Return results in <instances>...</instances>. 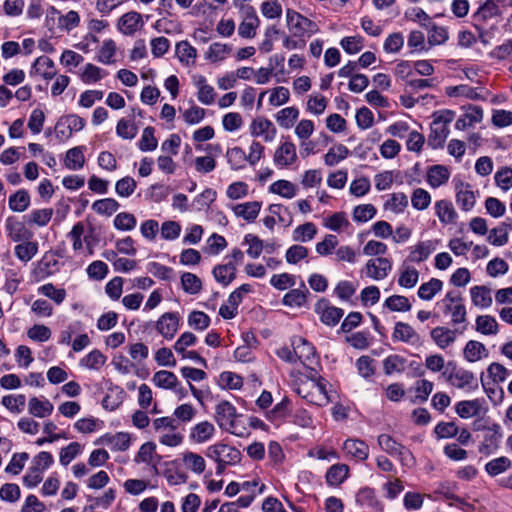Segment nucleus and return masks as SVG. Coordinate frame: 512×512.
I'll use <instances>...</instances> for the list:
<instances>
[{
  "instance_id": "nucleus-30",
  "label": "nucleus",
  "mask_w": 512,
  "mask_h": 512,
  "mask_svg": "<svg viewBox=\"0 0 512 512\" xmlns=\"http://www.w3.org/2000/svg\"><path fill=\"white\" fill-rule=\"evenodd\" d=\"M449 135V128L440 122L431 123V132L428 136V145L433 149L443 147Z\"/></svg>"
},
{
  "instance_id": "nucleus-48",
  "label": "nucleus",
  "mask_w": 512,
  "mask_h": 512,
  "mask_svg": "<svg viewBox=\"0 0 512 512\" xmlns=\"http://www.w3.org/2000/svg\"><path fill=\"white\" fill-rule=\"evenodd\" d=\"M433 250L434 246L431 241L420 242L411 251L408 261L421 263L430 256Z\"/></svg>"
},
{
  "instance_id": "nucleus-55",
  "label": "nucleus",
  "mask_w": 512,
  "mask_h": 512,
  "mask_svg": "<svg viewBox=\"0 0 512 512\" xmlns=\"http://www.w3.org/2000/svg\"><path fill=\"white\" fill-rule=\"evenodd\" d=\"M181 285L183 290L191 295L198 294L202 289L200 278L190 272H185L181 276Z\"/></svg>"
},
{
  "instance_id": "nucleus-9",
  "label": "nucleus",
  "mask_w": 512,
  "mask_h": 512,
  "mask_svg": "<svg viewBox=\"0 0 512 512\" xmlns=\"http://www.w3.org/2000/svg\"><path fill=\"white\" fill-rule=\"evenodd\" d=\"M292 347L295 350L296 358L303 365L308 366L316 361L315 347L301 336L292 338Z\"/></svg>"
},
{
  "instance_id": "nucleus-61",
  "label": "nucleus",
  "mask_w": 512,
  "mask_h": 512,
  "mask_svg": "<svg viewBox=\"0 0 512 512\" xmlns=\"http://www.w3.org/2000/svg\"><path fill=\"white\" fill-rule=\"evenodd\" d=\"M226 157L228 159L231 168L234 170H238L244 167L247 162V157L245 151L240 147H233L228 149L226 152Z\"/></svg>"
},
{
  "instance_id": "nucleus-38",
  "label": "nucleus",
  "mask_w": 512,
  "mask_h": 512,
  "mask_svg": "<svg viewBox=\"0 0 512 512\" xmlns=\"http://www.w3.org/2000/svg\"><path fill=\"white\" fill-rule=\"evenodd\" d=\"M471 300L475 306L487 308L492 305L491 290L486 286H474L470 289Z\"/></svg>"
},
{
  "instance_id": "nucleus-12",
  "label": "nucleus",
  "mask_w": 512,
  "mask_h": 512,
  "mask_svg": "<svg viewBox=\"0 0 512 512\" xmlns=\"http://www.w3.org/2000/svg\"><path fill=\"white\" fill-rule=\"evenodd\" d=\"M276 128L265 117H256L250 124V133L254 137H263L264 141L271 142L276 136Z\"/></svg>"
},
{
  "instance_id": "nucleus-10",
  "label": "nucleus",
  "mask_w": 512,
  "mask_h": 512,
  "mask_svg": "<svg viewBox=\"0 0 512 512\" xmlns=\"http://www.w3.org/2000/svg\"><path fill=\"white\" fill-rule=\"evenodd\" d=\"M392 270V263L388 258L378 257L370 259L365 265L367 277L374 280H382L388 276Z\"/></svg>"
},
{
  "instance_id": "nucleus-63",
  "label": "nucleus",
  "mask_w": 512,
  "mask_h": 512,
  "mask_svg": "<svg viewBox=\"0 0 512 512\" xmlns=\"http://www.w3.org/2000/svg\"><path fill=\"white\" fill-rule=\"evenodd\" d=\"M511 466V461L507 457H499L489 461L485 465V470L490 476H497L505 472Z\"/></svg>"
},
{
  "instance_id": "nucleus-62",
  "label": "nucleus",
  "mask_w": 512,
  "mask_h": 512,
  "mask_svg": "<svg viewBox=\"0 0 512 512\" xmlns=\"http://www.w3.org/2000/svg\"><path fill=\"white\" fill-rule=\"evenodd\" d=\"M411 204L416 210H425L431 204V195L423 188H417L411 195Z\"/></svg>"
},
{
  "instance_id": "nucleus-25",
  "label": "nucleus",
  "mask_w": 512,
  "mask_h": 512,
  "mask_svg": "<svg viewBox=\"0 0 512 512\" xmlns=\"http://www.w3.org/2000/svg\"><path fill=\"white\" fill-rule=\"evenodd\" d=\"M237 269L233 262L216 265L212 274L215 280L223 286H228L236 278Z\"/></svg>"
},
{
  "instance_id": "nucleus-52",
  "label": "nucleus",
  "mask_w": 512,
  "mask_h": 512,
  "mask_svg": "<svg viewBox=\"0 0 512 512\" xmlns=\"http://www.w3.org/2000/svg\"><path fill=\"white\" fill-rule=\"evenodd\" d=\"M476 330L484 335H495L498 332V323L490 315H481L476 319Z\"/></svg>"
},
{
  "instance_id": "nucleus-56",
  "label": "nucleus",
  "mask_w": 512,
  "mask_h": 512,
  "mask_svg": "<svg viewBox=\"0 0 512 512\" xmlns=\"http://www.w3.org/2000/svg\"><path fill=\"white\" fill-rule=\"evenodd\" d=\"M119 207L120 204L113 198L100 199L92 204V209L96 213L106 216H111L119 209Z\"/></svg>"
},
{
  "instance_id": "nucleus-18",
  "label": "nucleus",
  "mask_w": 512,
  "mask_h": 512,
  "mask_svg": "<svg viewBox=\"0 0 512 512\" xmlns=\"http://www.w3.org/2000/svg\"><path fill=\"white\" fill-rule=\"evenodd\" d=\"M142 25V16L136 11L127 12L118 20V29L124 35H133Z\"/></svg>"
},
{
  "instance_id": "nucleus-11",
  "label": "nucleus",
  "mask_w": 512,
  "mask_h": 512,
  "mask_svg": "<svg viewBox=\"0 0 512 512\" xmlns=\"http://www.w3.org/2000/svg\"><path fill=\"white\" fill-rule=\"evenodd\" d=\"M315 310L320 314L322 323L328 326H335L344 314L341 308L330 306L329 302L325 299L317 302Z\"/></svg>"
},
{
  "instance_id": "nucleus-5",
  "label": "nucleus",
  "mask_w": 512,
  "mask_h": 512,
  "mask_svg": "<svg viewBox=\"0 0 512 512\" xmlns=\"http://www.w3.org/2000/svg\"><path fill=\"white\" fill-rule=\"evenodd\" d=\"M442 302L445 305L444 312L451 315L452 324L457 325L466 321L467 312L459 293L455 291L448 292Z\"/></svg>"
},
{
  "instance_id": "nucleus-33",
  "label": "nucleus",
  "mask_w": 512,
  "mask_h": 512,
  "mask_svg": "<svg viewBox=\"0 0 512 512\" xmlns=\"http://www.w3.org/2000/svg\"><path fill=\"white\" fill-rule=\"evenodd\" d=\"M463 355L468 362L473 363L481 360L484 357H487L488 350L481 342L470 340L464 347Z\"/></svg>"
},
{
  "instance_id": "nucleus-46",
  "label": "nucleus",
  "mask_w": 512,
  "mask_h": 512,
  "mask_svg": "<svg viewBox=\"0 0 512 512\" xmlns=\"http://www.w3.org/2000/svg\"><path fill=\"white\" fill-rule=\"evenodd\" d=\"M349 468L346 464H334L326 473V481L329 485H339L348 476Z\"/></svg>"
},
{
  "instance_id": "nucleus-54",
  "label": "nucleus",
  "mask_w": 512,
  "mask_h": 512,
  "mask_svg": "<svg viewBox=\"0 0 512 512\" xmlns=\"http://www.w3.org/2000/svg\"><path fill=\"white\" fill-rule=\"evenodd\" d=\"M384 306L393 312H407L411 310V303L409 299L403 295H392L388 297Z\"/></svg>"
},
{
  "instance_id": "nucleus-57",
  "label": "nucleus",
  "mask_w": 512,
  "mask_h": 512,
  "mask_svg": "<svg viewBox=\"0 0 512 512\" xmlns=\"http://www.w3.org/2000/svg\"><path fill=\"white\" fill-rule=\"evenodd\" d=\"M317 234V228L312 222H307L296 227L293 231L295 241L307 242L312 240Z\"/></svg>"
},
{
  "instance_id": "nucleus-32",
  "label": "nucleus",
  "mask_w": 512,
  "mask_h": 512,
  "mask_svg": "<svg viewBox=\"0 0 512 512\" xmlns=\"http://www.w3.org/2000/svg\"><path fill=\"white\" fill-rule=\"evenodd\" d=\"M36 73L44 79L50 80L56 76L54 62L47 56L38 57L33 63L31 74Z\"/></svg>"
},
{
  "instance_id": "nucleus-44",
  "label": "nucleus",
  "mask_w": 512,
  "mask_h": 512,
  "mask_svg": "<svg viewBox=\"0 0 512 512\" xmlns=\"http://www.w3.org/2000/svg\"><path fill=\"white\" fill-rule=\"evenodd\" d=\"M408 197L402 193H393L384 203V209L399 214L408 207Z\"/></svg>"
},
{
  "instance_id": "nucleus-27",
  "label": "nucleus",
  "mask_w": 512,
  "mask_h": 512,
  "mask_svg": "<svg viewBox=\"0 0 512 512\" xmlns=\"http://www.w3.org/2000/svg\"><path fill=\"white\" fill-rule=\"evenodd\" d=\"M232 52V46L220 42L212 43L204 54V58L211 63L224 61Z\"/></svg>"
},
{
  "instance_id": "nucleus-39",
  "label": "nucleus",
  "mask_w": 512,
  "mask_h": 512,
  "mask_svg": "<svg viewBox=\"0 0 512 512\" xmlns=\"http://www.w3.org/2000/svg\"><path fill=\"white\" fill-rule=\"evenodd\" d=\"M53 216L52 208L36 209L27 214L24 218L28 225L39 227L46 226Z\"/></svg>"
},
{
  "instance_id": "nucleus-24",
  "label": "nucleus",
  "mask_w": 512,
  "mask_h": 512,
  "mask_svg": "<svg viewBox=\"0 0 512 512\" xmlns=\"http://www.w3.org/2000/svg\"><path fill=\"white\" fill-rule=\"evenodd\" d=\"M53 404L45 398L32 397L28 402V412L35 417L45 418L52 414Z\"/></svg>"
},
{
  "instance_id": "nucleus-6",
  "label": "nucleus",
  "mask_w": 512,
  "mask_h": 512,
  "mask_svg": "<svg viewBox=\"0 0 512 512\" xmlns=\"http://www.w3.org/2000/svg\"><path fill=\"white\" fill-rule=\"evenodd\" d=\"M215 419L221 428L226 429L227 431L233 434H236V409L230 402L221 401L216 406Z\"/></svg>"
},
{
  "instance_id": "nucleus-15",
  "label": "nucleus",
  "mask_w": 512,
  "mask_h": 512,
  "mask_svg": "<svg viewBox=\"0 0 512 512\" xmlns=\"http://www.w3.org/2000/svg\"><path fill=\"white\" fill-rule=\"evenodd\" d=\"M392 337L396 341H401L410 345H419L421 343L420 335L411 325L404 322L395 323Z\"/></svg>"
},
{
  "instance_id": "nucleus-47",
  "label": "nucleus",
  "mask_w": 512,
  "mask_h": 512,
  "mask_svg": "<svg viewBox=\"0 0 512 512\" xmlns=\"http://www.w3.org/2000/svg\"><path fill=\"white\" fill-rule=\"evenodd\" d=\"M106 359L101 351L94 349L80 360V365L90 370H99L105 365Z\"/></svg>"
},
{
  "instance_id": "nucleus-13",
  "label": "nucleus",
  "mask_w": 512,
  "mask_h": 512,
  "mask_svg": "<svg viewBox=\"0 0 512 512\" xmlns=\"http://www.w3.org/2000/svg\"><path fill=\"white\" fill-rule=\"evenodd\" d=\"M274 163L279 167H287L297 160L296 146L291 141L283 142L274 153Z\"/></svg>"
},
{
  "instance_id": "nucleus-20",
  "label": "nucleus",
  "mask_w": 512,
  "mask_h": 512,
  "mask_svg": "<svg viewBox=\"0 0 512 512\" xmlns=\"http://www.w3.org/2000/svg\"><path fill=\"white\" fill-rule=\"evenodd\" d=\"M6 229L8 236L14 242L30 240L33 237V233L26 227L24 222L18 221L12 217L6 220Z\"/></svg>"
},
{
  "instance_id": "nucleus-19",
  "label": "nucleus",
  "mask_w": 512,
  "mask_h": 512,
  "mask_svg": "<svg viewBox=\"0 0 512 512\" xmlns=\"http://www.w3.org/2000/svg\"><path fill=\"white\" fill-rule=\"evenodd\" d=\"M343 451L357 461H364L369 456V446L360 439L350 438L343 443Z\"/></svg>"
},
{
  "instance_id": "nucleus-3",
  "label": "nucleus",
  "mask_w": 512,
  "mask_h": 512,
  "mask_svg": "<svg viewBox=\"0 0 512 512\" xmlns=\"http://www.w3.org/2000/svg\"><path fill=\"white\" fill-rule=\"evenodd\" d=\"M286 21L289 30L295 37H310L318 31V26L315 22L293 9H287Z\"/></svg>"
},
{
  "instance_id": "nucleus-35",
  "label": "nucleus",
  "mask_w": 512,
  "mask_h": 512,
  "mask_svg": "<svg viewBox=\"0 0 512 512\" xmlns=\"http://www.w3.org/2000/svg\"><path fill=\"white\" fill-rule=\"evenodd\" d=\"M435 211L440 222L443 224H451L457 218V213L451 201L439 200L435 203Z\"/></svg>"
},
{
  "instance_id": "nucleus-7",
  "label": "nucleus",
  "mask_w": 512,
  "mask_h": 512,
  "mask_svg": "<svg viewBox=\"0 0 512 512\" xmlns=\"http://www.w3.org/2000/svg\"><path fill=\"white\" fill-rule=\"evenodd\" d=\"M241 13L243 19L238 27V34L246 39L253 38L260 24L256 11L252 6H242Z\"/></svg>"
},
{
  "instance_id": "nucleus-64",
  "label": "nucleus",
  "mask_w": 512,
  "mask_h": 512,
  "mask_svg": "<svg viewBox=\"0 0 512 512\" xmlns=\"http://www.w3.org/2000/svg\"><path fill=\"white\" fill-rule=\"evenodd\" d=\"M487 373L494 383H501L507 380L511 371L504 365L498 362H493L487 367Z\"/></svg>"
},
{
  "instance_id": "nucleus-23",
  "label": "nucleus",
  "mask_w": 512,
  "mask_h": 512,
  "mask_svg": "<svg viewBox=\"0 0 512 512\" xmlns=\"http://www.w3.org/2000/svg\"><path fill=\"white\" fill-rule=\"evenodd\" d=\"M418 281L419 271L409 265L407 261H404L399 269L398 285L406 289H411L416 286Z\"/></svg>"
},
{
  "instance_id": "nucleus-51",
  "label": "nucleus",
  "mask_w": 512,
  "mask_h": 512,
  "mask_svg": "<svg viewBox=\"0 0 512 512\" xmlns=\"http://www.w3.org/2000/svg\"><path fill=\"white\" fill-rule=\"evenodd\" d=\"M38 252L37 242L24 240L23 243L16 245L15 255L23 262L30 261Z\"/></svg>"
},
{
  "instance_id": "nucleus-29",
  "label": "nucleus",
  "mask_w": 512,
  "mask_h": 512,
  "mask_svg": "<svg viewBox=\"0 0 512 512\" xmlns=\"http://www.w3.org/2000/svg\"><path fill=\"white\" fill-rule=\"evenodd\" d=\"M450 172L443 165L431 166L427 171V182L432 188H438L449 180Z\"/></svg>"
},
{
  "instance_id": "nucleus-49",
  "label": "nucleus",
  "mask_w": 512,
  "mask_h": 512,
  "mask_svg": "<svg viewBox=\"0 0 512 512\" xmlns=\"http://www.w3.org/2000/svg\"><path fill=\"white\" fill-rule=\"evenodd\" d=\"M138 133V127L129 119L121 118L116 125V134L124 140H132Z\"/></svg>"
},
{
  "instance_id": "nucleus-58",
  "label": "nucleus",
  "mask_w": 512,
  "mask_h": 512,
  "mask_svg": "<svg viewBox=\"0 0 512 512\" xmlns=\"http://www.w3.org/2000/svg\"><path fill=\"white\" fill-rule=\"evenodd\" d=\"M270 192L291 199L296 195V189L293 183L287 180H278L269 187Z\"/></svg>"
},
{
  "instance_id": "nucleus-36",
  "label": "nucleus",
  "mask_w": 512,
  "mask_h": 512,
  "mask_svg": "<svg viewBox=\"0 0 512 512\" xmlns=\"http://www.w3.org/2000/svg\"><path fill=\"white\" fill-rule=\"evenodd\" d=\"M299 117V109L295 106H290L281 109L275 115L276 122L284 129H290L294 126Z\"/></svg>"
},
{
  "instance_id": "nucleus-41",
  "label": "nucleus",
  "mask_w": 512,
  "mask_h": 512,
  "mask_svg": "<svg viewBox=\"0 0 512 512\" xmlns=\"http://www.w3.org/2000/svg\"><path fill=\"white\" fill-rule=\"evenodd\" d=\"M8 205L14 212H24L30 205L29 193L24 189L16 191L10 195Z\"/></svg>"
},
{
  "instance_id": "nucleus-37",
  "label": "nucleus",
  "mask_w": 512,
  "mask_h": 512,
  "mask_svg": "<svg viewBox=\"0 0 512 512\" xmlns=\"http://www.w3.org/2000/svg\"><path fill=\"white\" fill-rule=\"evenodd\" d=\"M107 74V71H105L104 69L92 63H87L81 69L79 76L84 83L92 84L100 81L101 79L106 77Z\"/></svg>"
},
{
  "instance_id": "nucleus-4",
  "label": "nucleus",
  "mask_w": 512,
  "mask_h": 512,
  "mask_svg": "<svg viewBox=\"0 0 512 512\" xmlns=\"http://www.w3.org/2000/svg\"><path fill=\"white\" fill-rule=\"evenodd\" d=\"M206 456L217 463L235 465L241 459V453L233 446L224 443L211 445L206 450Z\"/></svg>"
},
{
  "instance_id": "nucleus-31",
  "label": "nucleus",
  "mask_w": 512,
  "mask_h": 512,
  "mask_svg": "<svg viewBox=\"0 0 512 512\" xmlns=\"http://www.w3.org/2000/svg\"><path fill=\"white\" fill-rule=\"evenodd\" d=\"M176 56L184 66H192L196 62L197 50L188 41L176 44Z\"/></svg>"
},
{
  "instance_id": "nucleus-26",
  "label": "nucleus",
  "mask_w": 512,
  "mask_h": 512,
  "mask_svg": "<svg viewBox=\"0 0 512 512\" xmlns=\"http://www.w3.org/2000/svg\"><path fill=\"white\" fill-rule=\"evenodd\" d=\"M483 110L479 106H469L466 112L456 121L455 127L464 130L482 121Z\"/></svg>"
},
{
  "instance_id": "nucleus-60",
  "label": "nucleus",
  "mask_w": 512,
  "mask_h": 512,
  "mask_svg": "<svg viewBox=\"0 0 512 512\" xmlns=\"http://www.w3.org/2000/svg\"><path fill=\"white\" fill-rule=\"evenodd\" d=\"M38 292L51 299L56 304H61L66 298V291L63 288L57 289L52 283H47L38 288Z\"/></svg>"
},
{
  "instance_id": "nucleus-50",
  "label": "nucleus",
  "mask_w": 512,
  "mask_h": 512,
  "mask_svg": "<svg viewBox=\"0 0 512 512\" xmlns=\"http://www.w3.org/2000/svg\"><path fill=\"white\" fill-rule=\"evenodd\" d=\"M348 154L349 149L343 144H338L328 150L324 156V162L327 166H335L340 161L344 160Z\"/></svg>"
},
{
  "instance_id": "nucleus-53",
  "label": "nucleus",
  "mask_w": 512,
  "mask_h": 512,
  "mask_svg": "<svg viewBox=\"0 0 512 512\" xmlns=\"http://www.w3.org/2000/svg\"><path fill=\"white\" fill-rule=\"evenodd\" d=\"M183 463L187 469L196 474L203 473L206 467L204 458L193 452H186L183 454Z\"/></svg>"
},
{
  "instance_id": "nucleus-8",
  "label": "nucleus",
  "mask_w": 512,
  "mask_h": 512,
  "mask_svg": "<svg viewBox=\"0 0 512 512\" xmlns=\"http://www.w3.org/2000/svg\"><path fill=\"white\" fill-rule=\"evenodd\" d=\"M443 376L446 377L447 381L458 389H476L478 387L475 375L465 369L454 368L449 374L443 372Z\"/></svg>"
},
{
  "instance_id": "nucleus-34",
  "label": "nucleus",
  "mask_w": 512,
  "mask_h": 512,
  "mask_svg": "<svg viewBox=\"0 0 512 512\" xmlns=\"http://www.w3.org/2000/svg\"><path fill=\"white\" fill-rule=\"evenodd\" d=\"M261 209V203L258 201L237 204L233 207L236 216L242 217L248 222H253Z\"/></svg>"
},
{
  "instance_id": "nucleus-17",
  "label": "nucleus",
  "mask_w": 512,
  "mask_h": 512,
  "mask_svg": "<svg viewBox=\"0 0 512 512\" xmlns=\"http://www.w3.org/2000/svg\"><path fill=\"white\" fill-rule=\"evenodd\" d=\"M455 412L459 417L468 419L474 416H479L480 414L485 413L486 410L483 408V400L473 399L463 400L456 403Z\"/></svg>"
},
{
  "instance_id": "nucleus-22",
  "label": "nucleus",
  "mask_w": 512,
  "mask_h": 512,
  "mask_svg": "<svg viewBox=\"0 0 512 512\" xmlns=\"http://www.w3.org/2000/svg\"><path fill=\"white\" fill-rule=\"evenodd\" d=\"M430 336L440 349H445L455 342L457 337V330H451L447 327L438 326L431 330Z\"/></svg>"
},
{
  "instance_id": "nucleus-1",
  "label": "nucleus",
  "mask_w": 512,
  "mask_h": 512,
  "mask_svg": "<svg viewBox=\"0 0 512 512\" xmlns=\"http://www.w3.org/2000/svg\"><path fill=\"white\" fill-rule=\"evenodd\" d=\"M297 393L308 403L316 406H325L330 402L326 381L322 377L310 378L302 382L297 388Z\"/></svg>"
},
{
  "instance_id": "nucleus-21",
  "label": "nucleus",
  "mask_w": 512,
  "mask_h": 512,
  "mask_svg": "<svg viewBox=\"0 0 512 512\" xmlns=\"http://www.w3.org/2000/svg\"><path fill=\"white\" fill-rule=\"evenodd\" d=\"M193 83L197 87V99L204 105H211L215 101V90L207 84V80L203 75L193 76Z\"/></svg>"
},
{
  "instance_id": "nucleus-59",
  "label": "nucleus",
  "mask_w": 512,
  "mask_h": 512,
  "mask_svg": "<svg viewBox=\"0 0 512 512\" xmlns=\"http://www.w3.org/2000/svg\"><path fill=\"white\" fill-rule=\"evenodd\" d=\"M155 129L147 126L143 129L141 139L139 141V149L143 152L153 151L157 148L158 141L154 135Z\"/></svg>"
},
{
  "instance_id": "nucleus-14",
  "label": "nucleus",
  "mask_w": 512,
  "mask_h": 512,
  "mask_svg": "<svg viewBox=\"0 0 512 512\" xmlns=\"http://www.w3.org/2000/svg\"><path fill=\"white\" fill-rule=\"evenodd\" d=\"M179 316L174 312L164 313L156 323L157 331L166 339H172L178 331Z\"/></svg>"
},
{
  "instance_id": "nucleus-28",
  "label": "nucleus",
  "mask_w": 512,
  "mask_h": 512,
  "mask_svg": "<svg viewBox=\"0 0 512 512\" xmlns=\"http://www.w3.org/2000/svg\"><path fill=\"white\" fill-rule=\"evenodd\" d=\"M214 434V425L208 421H203L192 427L189 437L195 443H204L209 441Z\"/></svg>"
},
{
  "instance_id": "nucleus-42",
  "label": "nucleus",
  "mask_w": 512,
  "mask_h": 512,
  "mask_svg": "<svg viewBox=\"0 0 512 512\" xmlns=\"http://www.w3.org/2000/svg\"><path fill=\"white\" fill-rule=\"evenodd\" d=\"M65 166L70 170H79L85 164L83 147H74L67 151L64 160Z\"/></svg>"
},
{
  "instance_id": "nucleus-45",
  "label": "nucleus",
  "mask_w": 512,
  "mask_h": 512,
  "mask_svg": "<svg viewBox=\"0 0 512 512\" xmlns=\"http://www.w3.org/2000/svg\"><path fill=\"white\" fill-rule=\"evenodd\" d=\"M152 382L159 388L173 389L178 383V378L173 372L160 370L153 375Z\"/></svg>"
},
{
  "instance_id": "nucleus-2",
  "label": "nucleus",
  "mask_w": 512,
  "mask_h": 512,
  "mask_svg": "<svg viewBox=\"0 0 512 512\" xmlns=\"http://www.w3.org/2000/svg\"><path fill=\"white\" fill-rule=\"evenodd\" d=\"M379 447L387 454L398 457L400 463L404 466H412L415 462L409 449L398 443L389 434H380L377 438Z\"/></svg>"
},
{
  "instance_id": "nucleus-43",
  "label": "nucleus",
  "mask_w": 512,
  "mask_h": 512,
  "mask_svg": "<svg viewBox=\"0 0 512 512\" xmlns=\"http://www.w3.org/2000/svg\"><path fill=\"white\" fill-rule=\"evenodd\" d=\"M443 288V282L437 278H431L428 282L420 285L418 296L422 300H431Z\"/></svg>"
},
{
  "instance_id": "nucleus-40",
  "label": "nucleus",
  "mask_w": 512,
  "mask_h": 512,
  "mask_svg": "<svg viewBox=\"0 0 512 512\" xmlns=\"http://www.w3.org/2000/svg\"><path fill=\"white\" fill-rule=\"evenodd\" d=\"M116 51L117 47L115 41L112 39H106L99 48L96 59L98 62L105 65L113 64L115 62L114 56Z\"/></svg>"
},
{
  "instance_id": "nucleus-16",
  "label": "nucleus",
  "mask_w": 512,
  "mask_h": 512,
  "mask_svg": "<svg viewBox=\"0 0 512 512\" xmlns=\"http://www.w3.org/2000/svg\"><path fill=\"white\" fill-rule=\"evenodd\" d=\"M456 202L464 211L471 210L476 202V197L470 184L462 181L455 182Z\"/></svg>"
}]
</instances>
